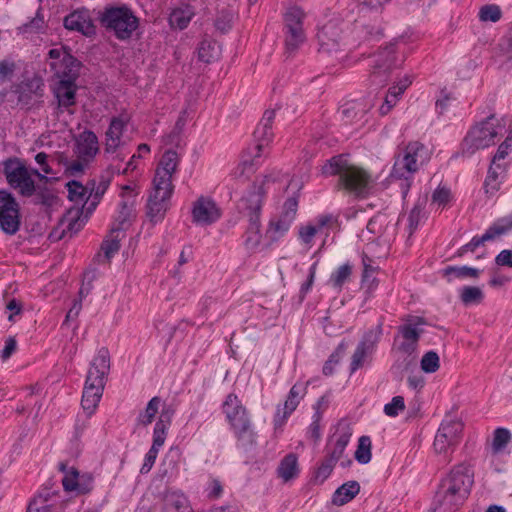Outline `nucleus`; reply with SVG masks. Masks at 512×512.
Here are the masks:
<instances>
[{
	"mask_svg": "<svg viewBox=\"0 0 512 512\" xmlns=\"http://www.w3.org/2000/svg\"><path fill=\"white\" fill-rule=\"evenodd\" d=\"M325 176H338L337 189L356 198H366L372 188V176L362 167L356 166L344 155L329 159L322 166Z\"/></svg>",
	"mask_w": 512,
	"mask_h": 512,
	"instance_id": "obj_1",
	"label": "nucleus"
},
{
	"mask_svg": "<svg viewBox=\"0 0 512 512\" xmlns=\"http://www.w3.org/2000/svg\"><path fill=\"white\" fill-rule=\"evenodd\" d=\"M473 484V473L465 464L455 466L442 481L438 498L447 511H454L467 499Z\"/></svg>",
	"mask_w": 512,
	"mask_h": 512,
	"instance_id": "obj_2",
	"label": "nucleus"
},
{
	"mask_svg": "<svg viewBox=\"0 0 512 512\" xmlns=\"http://www.w3.org/2000/svg\"><path fill=\"white\" fill-rule=\"evenodd\" d=\"M274 119L275 110H266L264 112L262 119L254 131V137L257 143L242 156L241 162L233 171L235 178H248L255 172L257 166L260 164L263 150L273 139L272 124Z\"/></svg>",
	"mask_w": 512,
	"mask_h": 512,
	"instance_id": "obj_3",
	"label": "nucleus"
},
{
	"mask_svg": "<svg viewBox=\"0 0 512 512\" xmlns=\"http://www.w3.org/2000/svg\"><path fill=\"white\" fill-rule=\"evenodd\" d=\"M222 412L241 446H251L256 442V433L248 410L236 394L227 395L222 404Z\"/></svg>",
	"mask_w": 512,
	"mask_h": 512,
	"instance_id": "obj_4",
	"label": "nucleus"
},
{
	"mask_svg": "<svg viewBox=\"0 0 512 512\" xmlns=\"http://www.w3.org/2000/svg\"><path fill=\"white\" fill-rule=\"evenodd\" d=\"M2 173L7 184L22 197H31L36 193L34 176L40 181H47V176L37 169L30 168L18 157H10L2 163Z\"/></svg>",
	"mask_w": 512,
	"mask_h": 512,
	"instance_id": "obj_5",
	"label": "nucleus"
},
{
	"mask_svg": "<svg viewBox=\"0 0 512 512\" xmlns=\"http://www.w3.org/2000/svg\"><path fill=\"white\" fill-rule=\"evenodd\" d=\"M431 151L421 142H409L403 155H398L391 171V178L405 180V189L403 194L406 195L410 183L407 182L412 175L418 171L419 167L430 160Z\"/></svg>",
	"mask_w": 512,
	"mask_h": 512,
	"instance_id": "obj_6",
	"label": "nucleus"
},
{
	"mask_svg": "<svg viewBox=\"0 0 512 512\" xmlns=\"http://www.w3.org/2000/svg\"><path fill=\"white\" fill-rule=\"evenodd\" d=\"M99 22L107 32L119 40L129 39L138 27V18L124 5L105 7L99 13Z\"/></svg>",
	"mask_w": 512,
	"mask_h": 512,
	"instance_id": "obj_7",
	"label": "nucleus"
},
{
	"mask_svg": "<svg viewBox=\"0 0 512 512\" xmlns=\"http://www.w3.org/2000/svg\"><path fill=\"white\" fill-rule=\"evenodd\" d=\"M345 23L339 18L328 20L317 33L319 52L340 62L346 57Z\"/></svg>",
	"mask_w": 512,
	"mask_h": 512,
	"instance_id": "obj_8",
	"label": "nucleus"
},
{
	"mask_svg": "<svg viewBox=\"0 0 512 512\" xmlns=\"http://www.w3.org/2000/svg\"><path fill=\"white\" fill-rule=\"evenodd\" d=\"M504 126L500 125L498 120L493 116L473 127L463 141L464 152L469 154L476 150L487 148L495 144V138L502 134Z\"/></svg>",
	"mask_w": 512,
	"mask_h": 512,
	"instance_id": "obj_9",
	"label": "nucleus"
},
{
	"mask_svg": "<svg viewBox=\"0 0 512 512\" xmlns=\"http://www.w3.org/2000/svg\"><path fill=\"white\" fill-rule=\"evenodd\" d=\"M48 57L49 67L58 81H77L81 62L70 54L67 47L50 49Z\"/></svg>",
	"mask_w": 512,
	"mask_h": 512,
	"instance_id": "obj_10",
	"label": "nucleus"
},
{
	"mask_svg": "<svg viewBox=\"0 0 512 512\" xmlns=\"http://www.w3.org/2000/svg\"><path fill=\"white\" fill-rule=\"evenodd\" d=\"M463 423L459 420H444L434 439V450L437 454H442L446 461H450V455L461 441Z\"/></svg>",
	"mask_w": 512,
	"mask_h": 512,
	"instance_id": "obj_11",
	"label": "nucleus"
},
{
	"mask_svg": "<svg viewBox=\"0 0 512 512\" xmlns=\"http://www.w3.org/2000/svg\"><path fill=\"white\" fill-rule=\"evenodd\" d=\"M304 18V11L297 6L289 8L285 13V49L289 54L294 53L306 40Z\"/></svg>",
	"mask_w": 512,
	"mask_h": 512,
	"instance_id": "obj_12",
	"label": "nucleus"
},
{
	"mask_svg": "<svg viewBox=\"0 0 512 512\" xmlns=\"http://www.w3.org/2000/svg\"><path fill=\"white\" fill-rule=\"evenodd\" d=\"M21 226L20 204L8 190H0V229L15 235Z\"/></svg>",
	"mask_w": 512,
	"mask_h": 512,
	"instance_id": "obj_13",
	"label": "nucleus"
},
{
	"mask_svg": "<svg viewBox=\"0 0 512 512\" xmlns=\"http://www.w3.org/2000/svg\"><path fill=\"white\" fill-rule=\"evenodd\" d=\"M131 120L130 114L123 110L110 119L104 137V152L114 154L124 145L123 133Z\"/></svg>",
	"mask_w": 512,
	"mask_h": 512,
	"instance_id": "obj_14",
	"label": "nucleus"
},
{
	"mask_svg": "<svg viewBox=\"0 0 512 512\" xmlns=\"http://www.w3.org/2000/svg\"><path fill=\"white\" fill-rule=\"evenodd\" d=\"M404 324L398 327V332L403 338V342L399 345V350L411 354L416 350L418 341L424 330L420 326L427 322L425 318L420 316L407 315L403 318Z\"/></svg>",
	"mask_w": 512,
	"mask_h": 512,
	"instance_id": "obj_15",
	"label": "nucleus"
},
{
	"mask_svg": "<svg viewBox=\"0 0 512 512\" xmlns=\"http://www.w3.org/2000/svg\"><path fill=\"white\" fill-rule=\"evenodd\" d=\"M59 470L64 474L62 485L67 492L88 494L93 490L94 477L91 473L80 474L75 467H68L65 463H59Z\"/></svg>",
	"mask_w": 512,
	"mask_h": 512,
	"instance_id": "obj_16",
	"label": "nucleus"
},
{
	"mask_svg": "<svg viewBox=\"0 0 512 512\" xmlns=\"http://www.w3.org/2000/svg\"><path fill=\"white\" fill-rule=\"evenodd\" d=\"M308 384L309 382H298L291 387L283 408L278 407L274 415V425L276 429L282 427L288 417L297 409L301 399H303L307 393Z\"/></svg>",
	"mask_w": 512,
	"mask_h": 512,
	"instance_id": "obj_17",
	"label": "nucleus"
},
{
	"mask_svg": "<svg viewBox=\"0 0 512 512\" xmlns=\"http://www.w3.org/2000/svg\"><path fill=\"white\" fill-rule=\"evenodd\" d=\"M192 221L198 225H211L221 217V209L210 197L200 196L192 204Z\"/></svg>",
	"mask_w": 512,
	"mask_h": 512,
	"instance_id": "obj_18",
	"label": "nucleus"
},
{
	"mask_svg": "<svg viewBox=\"0 0 512 512\" xmlns=\"http://www.w3.org/2000/svg\"><path fill=\"white\" fill-rule=\"evenodd\" d=\"M265 191L263 183H254L239 201V211L247 220L260 219Z\"/></svg>",
	"mask_w": 512,
	"mask_h": 512,
	"instance_id": "obj_19",
	"label": "nucleus"
},
{
	"mask_svg": "<svg viewBox=\"0 0 512 512\" xmlns=\"http://www.w3.org/2000/svg\"><path fill=\"white\" fill-rule=\"evenodd\" d=\"M63 25L67 30L79 32L86 37L96 33L90 11L86 8H79L69 13L64 17Z\"/></svg>",
	"mask_w": 512,
	"mask_h": 512,
	"instance_id": "obj_20",
	"label": "nucleus"
},
{
	"mask_svg": "<svg viewBox=\"0 0 512 512\" xmlns=\"http://www.w3.org/2000/svg\"><path fill=\"white\" fill-rule=\"evenodd\" d=\"M121 197L119 211L112 226L113 232L117 233L124 232L134 218L135 195H133V189L130 186L123 187Z\"/></svg>",
	"mask_w": 512,
	"mask_h": 512,
	"instance_id": "obj_21",
	"label": "nucleus"
},
{
	"mask_svg": "<svg viewBox=\"0 0 512 512\" xmlns=\"http://www.w3.org/2000/svg\"><path fill=\"white\" fill-rule=\"evenodd\" d=\"M395 66V46L389 45L379 52L373 71L370 75L371 82L376 85H384L391 69Z\"/></svg>",
	"mask_w": 512,
	"mask_h": 512,
	"instance_id": "obj_22",
	"label": "nucleus"
},
{
	"mask_svg": "<svg viewBox=\"0 0 512 512\" xmlns=\"http://www.w3.org/2000/svg\"><path fill=\"white\" fill-rule=\"evenodd\" d=\"M109 370V351L106 348H101L91 363L85 382L104 388L105 377Z\"/></svg>",
	"mask_w": 512,
	"mask_h": 512,
	"instance_id": "obj_23",
	"label": "nucleus"
},
{
	"mask_svg": "<svg viewBox=\"0 0 512 512\" xmlns=\"http://www.w3.org/2000/svg\"><path fill=\"white\" fill-rule=\"evenodd\" d=\"M112 174L107 171L99 176V179L88 181L89 194L84 202V210L86 215H91L100 203L102 196L105 194L111 183Z\"/></svg>",
	"mask_w": 512,
	"mask_h": 512,
	"instance_id": "obj_24",
	"label": "nucleus"
},
{
	"mask_svg": "<svg viewBox=\"0 0 512 512\" xmlns=\"http://www.w3.org/2000/svg\"><path fill=\"white\" fill-rule=\"evenodd\" d=\"M76 81H57L53 88V93L57 99V108L60 112L68 111L73 113L71 109L76 104Z\"/></svg>",
	"mask_w": 512,
	"mask_h": 512,
	"instance_id": "obj_25",
	"label": "nucleus"
},
{
	"mask_svg": "<svg viewBox=\"0 0 512 512\" xmlns=\"http://www.w3.org/2000/svg\"><path fill=\"white\" fill-rule=\"evenodd\" d=\"M58 493L43 489L30 503L27 512H63Z\"/></svg>",
	"mask_w": 512,
	"mask_h": 512,
	"instance_id": "obj_26",
	"label": "nucleus"
},
{
	"mask_svg": "<svg viewBox=\"0 0 512 512\" xmlns=\"http://www.w3.org/2000/svg\"><path fill=\"white\" fill-rule=\"evenodd\" d=\"M99 151L97 135L91 130L81 132L75 141V154L78 158L90 162Z\"/></svg>",
	"mask_w": 512,
	"mask_h": 512,
	"instance_id": "obj_27",
	"label": "nucleus"
},
{
	"mask_svg": "<svg viewBox=\"0 0 512 512\" xmlns=\"http://www.w3.org/2000/svg\"><path fill=\"white\" fill-rule=\"evenodd\" d=\"M89 216L90 215H86L84 205L82 208L69 209L61 220V225L63 227L62 237L67 235L72 237L74 234L78 233L83 228Z\"/></svg>",
	"mask_w": 512,
	"mask_h": 512,
	"instance_id": "obj_28",
	"label": "nucleus"
},
{
	"mask_svg": "<svg viewBox=\"0 0 512 512\" xmlns=\"http://www.w3.org/2000/svg\"><path fill=\"white\" fill-rule=\"evenodd\" d=\"M382 334V324L380 323L376 330L369 331L366 333L364 337V341L360 342L356 348V350L353 353L352 361H351V370L356 371L358 368H360L363 364L364 358L366 356L367 352V342L372 341L377 342Z\"/></svg>",
	"mask_w": 512,
	"mask_h": 512,
	"instance_id": "obj_29",
	"label": "nucleus"
},
{
	"mask_svg": "<svg viewBox=\"0 0 512 512\" xmlns=\"http://www.w3.org/2000/svg\"><path fill=\"white\" fill-rule=\"evenodd\" d=\"M506 167L500 163H491L486 179L483 184L484 193L487 197L494 196L500 189V177L505 173Z\"/></svg>",
	"mask_w": 512,
	"mask_h": 512,
	"instance_id": "obj_30",
	"label": "nucleus"
},
{
	"mask_svg": "<svg viewBox=\"0 0 512 512\" xmlns=\"http://www.w3.org/2000/svg\"><path fill=\"white\" fill-rule=\"evenodd\" d=\"M104 388L85 382L81 405L88 416H91L102 397Z\"/></svg>",
	"mask_w": 512,
	"mask_h": 512,
	"instance_id": "obj_31",
	"label": "nucleus"
},
{
	"mask_svg": "<svg viewBox=\"0 0 512 512\" xmlns=\"http://www.w3.org/2000/svg\"><path fill=\"white\" fill-rule=\"evenodd\" d=\"M299 474L298 457L295 453L287 454L277 468V475L284 482H288Z\"/></svg>",
	"mask_w": 512,
	"mask_h": 512,
	"instance_id": "obj_32",
	"label": "nucleus"
},
{
	"mask_svg": "<svg viewBox=\"0 0 512 512\" xmlns=\"http://www.w3.org/2000/svg\"><path fill=\"white\" fill-rule=\"evenodd\" d=\"M179 162L180 157L177 152L174 150H167L162 155L155 174L173 177L174 173L177 171Z\"/></svg>",
	"mask_w": 512,
	"mask_h": 512,
	"instance_id": "obj_33",
	"label": "nucleus"
},
{
	"mask_svg": "<svg viewBox=\"0 0 512 512\" xmlns=\"http://www.w3.org/2000/svg\"><path fill=\"white\" fill-rule=\"evenodd\" d=\"M291 222L292 216H290L288 212H285L284 215L279 218L271 219L266 231V235L272 241L278 240L289 230Z\"/></svg>",
	"mask_w": 512,
	"mask_h": 512,
	"instance_id": "obj_34",
	"label": "nucleus"
},
{
	"mask_svg": "<svg viewBox=\"0 0 512 512\" xmlns=\"http://www.w3.org/2000/svg\"><path fill=\"white\" fill-rule=\"evenodd\" d=\"M172 178L171 176L155 174L153 179V192L151 195H154L155 199L162 198L169 200L174 191Z\"/></svg>",
	"mask_w": 512,
	"mask_h": 512,
	"instance_id": "obj_35",
	"label": "nucleus"
},
{
	"mask_svg": "<svg viewBox=\"0 0 512 512\" xmlns=\"http://www.w3.org/2000/svg\"><path fill=\"white\" fill-rule=\"evenodd\" d=\"M360 491V485L356 481H349L341 485L334 493L332 502L342 506L351 501Z\"/></svg>",
	"mask_w": 512,
	"mask_h": 512,
	"instance_id": "obj_36",
	"label": "nucleus"
},
{
	"mask_svg": "<svg viewBox=\"0 0 512 512\" xmlns=\"http://www.w3.org/2000/svg\"><path fill=\"white\" fill-rule=\"evenodd\" d=\"M248 226L245 232L244 245L248 251L254 252L262 238L260 219L247 220Z\"/></svg>",
	"mask_w": 512,
	"mask_h": 512,
	"instance_id": "obj_37",
	"label": "nucleus"
},
{
	"mask_svg": "<svg viewBox=\"0 0 512 512\" xmlns=\"http://www.w3.org/2000/svg\"><path fill=\"white\" fill-rule=\"evenodd\" d=\"M168 199H155L154 195L149 196L147 203V216L150 221L157 223L164 218L168 209Z\"/></svg>",
	"mask_w": 512,
	"mask_h": 512,
	"instance_id": "obj_38",
	"label": "nucleus"
},
{
	"mask_svg": "<svg viewBox=\"0 0 512 512\" xmlns=\"http://www.w3.org/2000/svg\"><path fill=\"white\" fill-rule=\"evenodd\" d=\"M479 274L480 271L478 269L467 266H447L442 270V276L446 278L448 282H452L455 278H477Z\"/></svg>",
	"mask_w": 512,
	"mask_h": 512,
	"instance_id": "obj_39",
	"label": "nucleus"
},
{
	"mask_svg": "<svg viewBox=\"0 0 512 512\" xmlns=\"http://www.w3.org/2000/svg\"><path fill=\"white\" fill-rule=\"evenodd\" d=\"M123 236L124 232H113V228H111L110 234L102 242L101 250L104 252V258L107 262L119 251L120 241Z\"/></svg>",
	"mask_w": 512,
	"mask_h": 512,
	"instance_id": "obj_40",
	"label": "nucleus"
},
{
	"mask_svg": "<svg viewBox=\"0 0 512 512\" xmlns=\"http://www.w3.org/2000/svg\"><path fill=\"white\" fill-rule=\"evenodd\" d=\"M350 440V434L343 433L337 437L334 443L327 445V457L337 463L342 457Z\"/></svg>",
	"mask_w": 512,
	"mask_h": 512,
	"instance_id": "obj_41",
	"label": "nucleus"
},
{
	"mask_svg": "<svg viewBox=\"0 0 512 512\" xmlns=\"http://www.w3.org/2000/svg\"><path fill=\"white\" fill-rule=\"evenodd\" d=\"M161 399L157 396L153 397L147 404L145 410L141 412L137 418L138 425L148 426L151 424L158 413Z\"/></svg>",
	"mask_w": 512,
	"mask_h": 512,
	"instance_id": "obj_42",
	"label": "nucleus"
},
{
	"mask_svg": "<svg viewBox=\"0 0 512 512\" xmlns=\"http://www.w3.org/2000/svg\"><path fill=\"white\" fill-rule=\"evenodd\" d=\"M494 57L502 66L512 63V37L503 39L498 44Z\"/></svg>",
	"mask_w": 512,
	"mask_h": 512,
	"instance_id": "obj_43",
	"label": "nucleus"
},
{
	"mask_svg": "<svg viewBox=\"0 0 512 512\" xmlns=\"http://www.w3.org/2000/svg\"><path fill=\"white\" fill-rule=\"evenodd\" d=\"M166 506L174 509L175 512H193L187 498L183 494L176 492L166 495Z\"/></svg>",
	"mask_w": 512,
	"mask_h": 512,
	"instance_id": "obj_44",
	"label": "nucleus"
},
{
	"mask_svg": "<svg viewBox=\"0 0 512 512\" xmlns=\"http://www.w3.org/2000/svg\"><path fill=\"white\" fill-rule=\"evenodd\" d=\"M218 51L216 48V43L203 40L200 42L198 47V59L204 63H211L218 58Z\"/></svg>",
	"mask_w": 512,
	"mask_h": 512,
	"instance_id": "obj_45",
	"label": "nucleus"
},
{
	"mask_svg": "<svg viewBox=\"0 0 512 512\" xmlns=\"http://www.w3.org/2000/svg\"><path fill=\"white\" fill-rule=\"evenodd\" d=\"M371 439L369 436H361L358 440V446L355 451V459L360 464H367L370 462L371 454Z\"/></svg>",
	"mask_w": 512,
	"mask_h": 512,
	"instance_id": "obj_46",
	"label": "nucleus"
},
{
	"mask_svg": "<svg viewBox=\"0 0 512 512\" xmlns=\"http://www.w3.org/2000/svg\"><path fill=\"white\" fill-rule=\"evenodd\" d=\"M18 70V65L12 58L0 60V84L11 82Z\"/></svg>",
	"mask_w": 512,
	"mask_h": 512,
	"instance_id": "obj_47",
	"label": "nucleus"
},
{
	"mask_svg": "<svg viewBox=\"0 0 512 512\" xmlns=\"http://www.w3.org/2000/svg\"><path fill=\"white\" fill-rule=\"evenodd\" d=\"M66 187H67V191H68V198L71 200V201H74V202H82L84 200V198L86 197L87 198V194L89 193V187H88V183L86 184V186L82 185V183L78 182V181H70L66 184Z\"/></svg>",
	"mask_w": 512,
	"mask_h": 512,
	"instance_id": "obj_48",
	"label": "nucleus"
},
{
	"mask_svg": "<svg viewBox=\"0 0 512 512\" xmlns=\"http://www.w3.org/2000/svg\"><path fill=\"white\" fill-rule=\"evenodd\" d=\"M483 298L482 290L476 286H465L460 293V299L464 305L479 304Z\"/></svg>",
	"mask_w": 512,
	"mask_h": 512,
	"instance_id": "obj_49",
	"label": "nucleus"
},
{
	"mask_svg": "<svg viewBox=\"0 0 512 512\" xmlns=\"http://www.w3.org/2000/svg\"><path fill=\"white\" fill-rule=\"evenodd\" d=\"M511 440V434L506 428H497L493 434L492 452L497 454L501 452Z\"/></svg>",
	"mask_w": 512,
	"mask_h": 512,
	"instance_id": "obj_50",
	"label": "nucleus"
},
{
	"mask_svg": "<svg viewBox=\"0 0 512 512\" xmlns=\"http://www.w3.org/2000/svg\"><path fill=\"white\" fill-rule=\"evenodd\" d=\"M169 426V421L165 422L164 414L162 413L159 420L156 422L153 431V443L152 446L159 448L163 446L166 439V431Z\"/></svg>",
	"mask_w": 512,
	"mask_h": 512,
	"instance_id": "obj_51",
	"label": "nucleus"
},
{
	"mask_svg": "<svg viewBox=\"0 0 512 512\" xmlns=\"http://www.w3.org/2000/svg\"><path fill=\"white\" fill-rule=\"evenodd\" d=\"M421 369L425 373H434L436 372L440 367V360L439 356L434 351H429L425 353L421 359Z\"/></svg>",
	"mask_w": 512,
	"mask_h": 512,
	"instance_id": "obj_52",
	"label": "nucleus"
},
{
	"mask_svg": "<svg viewBox=\"0 0 512 512\" xmlns=\"http://www.w3.org/2000/svg\"><path fill=\"white\" fill-rule=\"evenodd\" d=\"M172 27L184 29L191 21V13L183 9H175L169 18Z\"/></svg>",
	"mask_w": 512,
	"mask_h": 512,
	"instance_id": "obj_53",
	"label": "nucleus"
},
{
	"mask_svg": "<svg viewBox=\"0 0 512 512\" xmlns=\"http://www.w3.org/2000/svg\"><path fill=\"white\" fill-rule=\"evenodd\" d=\"M493 239H494L493 233L491 232V230L489 228L486 230V232L482 236L473 237L469 243L462 246L459 250V255L461 256L467 251L474 252L480 245H482L486 241H490Z\"/></svg>",
	"mask_w": 512,
	"mask_h": 512,
	"instance_id": "obj_54",
	"label": "nucleus"
},
{
	"mask_svg": "<svg viewBox=\"0 0 512 512\" xmlns=\"http://www.w3.org/2000/svg\"><path fill=\"white\" fill-rule=\"evenodd\" d=\"M351 273L352 267L349 264H343L331 275L330 281L334 287L341 288Z\"/></svg>",
	"mask_w": 512,
	"mask_h": 512,
	"instance_id": "obj_55",
	"label": "nucleus"
},
{
	"mask_svg": "<svg viewBox=\"0 0 512 512\" xmlns=\"http://www.w3.org/2000/svg\"><path fill=\"white\" fill-rule=\"evenodd\" d=\"M424 217V206L420 203L415 204V206L411 209L408 216V226H409V234L412 235L413 232L418 228L419 223Z\"/></svg>",
	"mask_w": 512,
	"mask_h": 512,
	"instance_id": "obj_56",
	"label": "nucleus"
},
{
	"mask_svg": "<svg viewBox=\"0 0 512 512\" xmlns=\"http://www.w3.org/2000/svg\"><path fill=\"white\" fill-rule=\"evenodd\" d=\"M335 464L336 463L334 461H332L330 458L325 456V458L322 460V462L320 463V465L318 466V468L315 471V474H314L315 480L320 483L324 482L331 474Z\"/></svg>",
	"mask_w": 512,
	"mask_h": 512,
	"instance_id": "obj_57",
	"label": "nucleus"
},
{
	"mask_svg": "<svg viewBox=\"0 0 512 512\" xmlns=\"http://www.w3.org/2000/svg\"><path fill=\"white\" fill-rule=\"evenodd\" d=\"M481 21L497 22L501 18V10L497 5H485L479 11Z\"/></svg>",
	"mask_w": 512,
	"mask_h": 512,
	"instance_id": "obj_58",
	"label": "nucleus"
},
{
	"mask_svg": "<svg viewBox=\"0 0 512 512\" xmlns=\"http://www.w3.org/2000/svg\"><path fill=\"white\" fill-rule=\"evenodd\" d=\"M405 410V402L402 396H395L390 403L384 406V413L389 417H396Z\"/></svg>",
	"mask_w": 512,
	"mask_h": 512,
	"instance_id": "obj_59",
	"label": "nucleus"
},
{
	"mask_svg": "<svg viewBox=\"0 0 512 512\" xmlns=\"http://www.w3.org/2000/svg\"><path fill=\"white\" fill-rule=\"evenodd\" d=\"M494 238L512 230V214L501 218L496 224L490 227Z\"/></svg>",
	"mask_w": 512,
	"mask_h": 512,
	"instance_id": "obj_60",
	"label": "nucleus"
},
{
	"mask_svg": "<svg viewBox=\"0 0 512 512\" xmlns=\"http://www.w3.org/2000/svg\"><path fill=\"white\" fill-rule=\"evenodd\" d=\"M511 148H512V135H509L506 137L504 142H502L499 145L497 152L492 159L493 164L498 163V161L504 159L508 155V152Z\"/></svg>",
	"mask_w": 512,
	"mask_h": 512,
	"instance_id": "obj_61",
	"label": "nucleus"
},
{
	"mask_svg": "<svg viewBox=\"0 0 512 512\" xmlns=\"http://www.w3.org/2000/svg\"><path fill=\"white\" fill-rule=\"evenodd\" d=\"M319 233L317 228L313 224L302 226L299 229V238L305 244H311L314 236Z\"/></svg>",
	"mask_w": 512,
	"mask_h": 512,
	"instance_id": "obj_62",
	"label": "nucleus"
},
{
	"mask_svg": "<svg viewBox=\"0 0 512 512\" xmlns=\"http://www.w3.org/2000/svg\"><path fill=\"white\" fill-rule=\"evenodd\" d=\"M158 452L159 448L151 446V448L149 449L145 456L144 463L140 470L142 474L148 473L151 470L158 456Z\"/></svg>",
	"mask_w": 512,
	"mask_h": 512,
	"instance_id": "obj_63",
	"label": "nucleus"
},
{
	"mask_svg": "<svg viewBox=\"0 0 512 512\" xmlns=\"http://www.w3.org/2000/svg\"><path fill=\"white\" fill-rule=\"evenodd\" d=\"M451 199V192L446 187H439L436 189L432 195L433 202L438 203L439 205H446Z\"/></svg>",
	"mask_w": 512,
	"mask_h": 512,
	"instance_id": "obj_64",
	"label": "nucleus"
}]
</instances>
